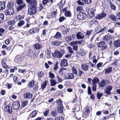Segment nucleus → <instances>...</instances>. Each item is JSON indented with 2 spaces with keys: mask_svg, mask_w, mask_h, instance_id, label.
<instances>
[{
  "mask_svg": "<svg viewBox=\"0 0 120 120\" xmlns=\"http://www.w3.org/2000/svg\"><path fill=\"white\" fill-rule=\"evenodd\" d=\"M109 17L112 21L114 22L117 21L116 16H115L114 15L111 14L109 15Z\"/></svg>",
  "mask_w": 120,
  "mask_h": 120,
  "instance_id": "7c9ffc66",
  "label": "nucleus"
},
{
  "mask_svg": "<svg viewBox=\"0 0 120 120\" xmlns=\"http://www.w3.org/2000/svg\"><path fill=\"white\" fill-rule=\"evenodd\" d=\"M15 21L14 20H11L8 22V24L9 25L15 26Z\"/></svg>",
  "mask_w": 120,
  "mask_h": 120,
  "instance_id": "e433bc0d",
  "label": "nucleus"
},
{
  "mask_svg": "<svg viewBox=\"0 0 120 120\" xmlns=\"http://www.w3.org/2000/svg\"><path fill=\"white\" fill-rule=\"evenodd\" d=\"M23 97L25 99H30L32 98L33 96L32 94L31 93L28 92L24 93Z\"/></svg>",
  "mask_w": 120,
  "mask_h": 120,
  "instance_id": "f8f14e48",
  "label": "nucleus"
},
{
  "mask_svg": "<svg viewBox=\"0 0 120 120\" xmlns=\"http://www.w3.org/2000/svg\"><path fill=\"white\" fill-rule=\"evenodd\" d=\"M97 46L98 48H101V50L102 51L106 49L108 47L107 44L104 41H101L98 42Z\"/></svg>",
  "mask_w": 120,
  "mask_h": 120,
  "instance_id": "7ed1b4c3",
  "label": "nucleus"
},
{
  "mask_svg": "<svg viewBox=\"0 0 120 120\" xmlns=\"http://www.w3.org/2000/svg\"><path fill=\"white\" fill-rule=\"evenodd\" d=\"M60 65L62 67L67 66L68 63L67 60L64 59L62 60L60 63Z\"/></svg>",
  "mask_w": 120,
  "mask_h": 120,
  "instance_id": "412c9836",
  "label": "nucleus"
},
{
  "mask_svg": "<svg viewBox=\"0 0 120 120\" xmlns=\"http://www.w3.org/2000/svg\"><path fill=\"white\" fill-rule=\"evenodd\" d=\"M106 15V14L104 11H103L100 14H98L95 18L96 19L100 20L104 18Z\"/></svg>",
  "mask_w": 120,
  "mask_h": 120,
  "instance_id": "6e6552de",
  "label": "nucleus"
},
{
  "mask_svg": "<svg viewBox=\"0 0 120 120\" xmlns=\"http://www.w3.org/2000/svg\"><path fill=\"white\" fill-rule=\"evenodd\" d=\"M34 80H33L29 82L28 86L29 87L31 88L33 86V85H34Z\"/></svg>",
  "mask_w": 120,
  "mask_h": 120,
  "instance_id": "49530a36",
  "label": "nucleus"
},
{
  "mask_svg": "<svg viewBox=\"0 0 120 120\" xmlns=\"http://www.w3.org/2000/svg\"><path fill=\"white\" fill-rule=\"evenodd\" d=\"M33 51L31 49H29L26 52V55L28 56L29 57H32V55L33 53Z\"/></svg>",
  "mask_w": 120,
  "mask_h": 120,
  "instance_id": "c756f323",
  "label": "nucleus"
},
{
  "mask_svg": "<svg viewBox=\"0 0 120 120\" xmlns=\"http://www.w3.org/2000/svg\"><path fill=\"white\" fill-rule=\"evenodd\" d=\"M52 43L53 45L56 46L60 45L61 43L60 41H52Z\"/></svg>",
  "mask_w": 120,
  "mask_h": 120,
  "instance_id": "4c0bfd02",
  "label": "nucleus"
},
{
  "mask_svg": "<svg viewBox=\"0 0 120 120\" xmlns=\"http://www.w3.org/2000/svg\"><path fill=\"white\" fill-rule=\"evenodd\" d=\"M103 63L102 62H100L98 63L96 65L97 68V69H98L103 65Z\"/></svg>",
  "mask_w": 120,
  "mask_h": 120,
  "instance_id": "bf43d9fd",
  "label": "nucleus"
},
{
  "mask_svg": "<svg viewBox=\"0 0 120 120\" xmlns=\"http://www.w3.org/2000/svg\"><path fill=\"white\" fill-rule=\"evenodd\" d=\"M100 80L99 78L97 77H94L92 80V88L93 91L96 90L97 89V83H99Z\"/></svg>",
  "mask_w": 120,
  "mask_h": 120,
  "instance_id": "20e7f679",
  "label": "nucleus"
},
{
  "mask_svg": "<svg viewBox=\"0 0 120 120\" xmlns=\"http://www.w3.org/2000/svg\"><path fill=\"white\" fill-rule=\"evenodd\" d=\"M92 91L91 88L90 86H88L87 89V93L88 94L90 95L91 94Z\"/></svg>",
  "mask_w": 120,
  "mask_h": 120,
  "instance_id": "680f3d73",
  "label": "nucleus"
},
{
  "mask_svg": "<svg viewBox=\"0 0 120 120\" xmlns=\"http://www.w3.org/2000/svg\"><path fill=\"white\" fill-rule=\"evenodd\" d=\"M83 10V7L81 6H79L76 8V11L78 12L80 11Z\"/></svg>",
  "mask_w": 120,
  "mask_h": 120,
  "instance_id": "5fc2aeb1",
  "label": "nucleus"
},
{
  "mask_svg": "<svg viewBox=\"0 0 120 120\" xmlns=\"http://www.w3.org/2000/svg\"><path fill=\"white\" fill-rule=\"evenodd\" d=\"M34 85V89L35 90V91L36 90H38V82Z\"/></svg>",
  "mask_w": 120,
  "mask_h": 120,
  "instance_id": "338daca9",
  "label": "nucleus"
},
{
  "mask_svg": "<svg viewBox=\"0 0 120 120\" xmlns=\"http://www.w3.org/2000/svg\"><path fill=\"white\" fill-rule=\"evenodd\" d=\"M39 30L37 27L32 28L29 30V32L31 34L37 33L39 31Z\"/></svg>",
  "mask_w": 120,
  "mask_h": 120,
  "instance_id": "4468645a",
  "label": "nucleus"
},
{
  "mask_svg": "<svg viewBox=\"0 0 120 120\" xmlns=\"http://www.w3.org/2000/svg\"><path fill=\"white\" fill-rule=\"evenodd\" d=\"M65 16L66 17H71L72 15L71 12L70 11H65L64 13Z\"/></svg>",
  "mask_w": 120,
  "mask_h": 120,
  "instance_id": "f704fd0d",
  "label": "nucleus"
},
{
  "mask_svg": "<svg viewBox=\"0 0 120 120\" xmlns=\"http://www.w3.org/2000/svg\"><path fill=\"white\" fill-rule=\"evenodd\" d=\"M68 52H69L71 54L74 53L73 52V51L71 47H68Z\"/></svg>",
  "mask_w": 120,
  "mask_h": 120,
  "instance_id": "69168bd1",
  "label": "nucleus"
},
{
  "mask_svg": "<svg viewBox=\"0 0 120 120\" xmlns=\"http://www.w3.org/2000/svg\"><path fill=\"white\" fill-rule=\"evenodd\" d=\"M113 44L114 46L116 48L120 47V40L117 39L114 41Z\"/></svg>",
  "mask_w": 120,
  "mask_h": 120,
  "instance_id": "f3484780",
  "label": "nucleus"
},
{
  "mask_svg": "<svg viewBox=\"0 0 120 120\" xmlns=\"http://www.w3.org/2000/svg\"><path fill=\"white\" fill-rule=\"evenodd\" d=\"M24 18V15H18L17 17V19L18 20H20L21 19Z\"/></svg>",
  "mask_w": 120,
  "mask_h": 120,
  "instance_id": "4d7b16f0",
  "label": "nucleus"
},
{
  "mask_svg": "<svg viewBox=\"0 0 120 120\" xmlns=\"http://www.w3.org/2000/svg\"><path fill=\"white\" fill-rule=\"evenodd\" d=\"M112 87L111 86H108L105 90L104 92L107 95H110L111 94L110 91L112 89Z\"/></svg>",
  "mask_w": 120,
  "mask_h": 120,
  "instance_id": "ddd939ff",
  "label": "nucleus"
},
{
  "mask_svg": "<svg viewBox=\"0 0 120 120\" xmlns=\"http://www.w3.org/2000/svg\"><path fill=\"white\" fill-rule=\"evenodd\" d=\"M112 69L111 67H108L105 70V74H109L112 71Z\"/></svg>",
  "mask_w": 120,
  "mask_h": 120,
  "instance_id": "2f4dec72",
  "label": "nucleus"
},
{
  "mask_svg": "<svg viewBox=\"0 0 120 120\" xmlns=\"http://www.w3.org/2000/svg\"><path fill=\"white\" fill-rule=\"evenodd\" d=\"M55 102L57 104H58V105H62L63 101L60 98L57 99L56 101Z\"/></svg>",
  "mask_w": 120,
  "mask_h": 120,
  "instance_id": "58836bf2",
  "label": "nucleus"
},
{
  "mask_svg": "<svg viewBox=\"0 0 120 120\" xmlns=\"http://www.w3.org/2000/svg\"><path fill=\"white\" fill-rule=\"evenodd\" d=\"M78 76L81 77V76L82 74H84V72L82 70L80 69H78Z\"/></svg>",
  "mask_w": 120,
  "mask_h": 120,
  "instance_id": "de8ad7c7",
  "label": "nucleus"
},
{
  "mask_svg": "<svg viewBox=\"0 0 120 120\" xmlns=\"http://www.w3.org/2000/svg\"><path fill=\"white\" fill-rule=\"evenodd\" d=\"M14 109L17 110L19 107V102L18 101H16L15 102L13 105Z\"/></svg>",
  "mask_w": 120,
  "mask_h": 120,
  "instance_id": "dca6fc26",
  "label": "nucleus"
},
{
  "mask_svg": "<svg viewBox=\"0 0 120 120\" xmlns=\"http://www.w3.org/2000/svg\"><path fill=\"white\" fill-rule=\"evenodd\" d=\"M74 75L72 73H69L66 75V77L68 79H71L74 78Z\"/></svg>",
  "mask_w": 120,
  "mask_h": 120,
  "instance_id": "72a5a7b5",
  "label": "nucleus"
},
{
  "mask_svg": "<svg viewBox=\"0 0 120 120\" xmlns=\"http://www.w3.org/2000/svg\"><path fill=\"white\" fill-rule=\"evenodd\" d=\"M50 85L51 86H54L56 84L57 82L54 79H51L50 80Z\"/></svg>",
  "mask_w": 120,
  "mask_h": 120,
  "instance_id": "c9c22d12",
  "label": "nucleus"
},
{
  "mask_svg": "<svg viewBox=\"0 0 120 120\" xmlns=\"http://www.w3.org/2000/svg\"><path fill=\"white\" fill-rule=\"evenodd\" d=\"M58 62L57 61L55 63V64L54 65V67L53 68V70L56 71L58 68Z\"/></svg>",
  "mask_w": 120,
  "mask_h": 120,
  "instance_id": "864d4df0",
  "label": "nucleus"
},
{
  "mask_svg": "<svg viewBox=\"0 0 120 120\" xmlns=\"http://www.w3.org/2000/svg\"><path fill=\"white\" fill-rule=\"evenodd\" d=\"M14 3L13 1L10 0L7 4V7L13 8L14 6Z\"/></svg>",
  "mask_w": 120,
  "mask_h": 120,
  "instance_id": "4be33fe9",
  "label": "nucleus"
},
{
  "mask_svg": "<svg viewBox=\"0 0 120 120\" xmlns=\"http://www.w3.org/2000/svg\"><path fill=\"white\" fill-rule=\"evenodd\" d=\"M49 110L48 109H46L45 111L44 112L43 115L45 116H46L49 113Z\"/></svg>",
  "mask_w": 120,
  "mask_h": 120,
  "instance_id": "603ef678",
  "label": "nucleus"
},
{
  "mask_svg": "<svg viewBox=\"0 0 120 120\" xmlns=\"http://www.w3.org/2000/svg\"><path fill=\"white\" fill-rule=\"evenodd\" d=\"M37 113V111L34 110L29 115V117L30 118H33L34 117Z\"/></svg>",
  "mask_w": 120,
  "mask_h": 120,
  "instance_id": "c85d7f7f",
  "label": "nucleus"
},
{
  "mask_svg": "<svg viewBox=\"0 0 120 120\" xmlns=\"http://www.w3.org/2000/svg\"><path fill=\"white\" fill-rule=\"evenodd\" d=\"M4 18V15L3 14L0 13V24L3 22Z\"/></svg>",
  "mask_w": 120,
  "mask_h": 120,
  "instance_id": "a19ab883",
  "label": "nucleus"
},
{
  "mask_svg": "<svg viewBox=\"0 0 120 120\" xmlns=\"http://www.w3.org/2000/svg\"><path fill=\"white\" fill-rule=\"evenodd\" d=\"M14 11L13 8H8L7 7L5 14L6 15H13L14 13Z\"/></svg>",
  "mask_w": 120,
  "mask_h": 120,
  "instance_id": "0eeeda50",
  "label": "nucleus"
},
{
  "mask_svg": "<svg viewBox=\"0 0 120 120\" xmlns=\"http://www.w3.org/2000/svg\"><path fill=\"white\" fill-rule=\"evenodd\" d=\"M77 18L79 20H83L86 18L87 15L82 12H80L77 14Z\"/></svg>",
  "mask_w": 120,
  "mask_h": 120,
  "instance_id": "423d86ee",
  "label": "nucleus"
},
{
  "mask_svg": "<svg viewBox=\"0 0 120 120\" xmlns=\"http://www.w3.org/2000/svg\"><path fill=\"white\" fill-rule=\"evenodd\" d=\"M109 6L111 9L115 10L116 9V6L112 3L109 4Z\"/></svg>",
  "mask_w": 120,
  "mask_h": 120,
  "instance_id": "c03bdc74",
  "label": "nucleus"
},
{
  "mask_svg": "<svg viewBox=\"0 0 120 120\" xmlns=\"http://www.w3.org/2000/svg\"><path fill=\"white\" fill-rule=\"evenodd\" d=\"M112 35L107 34L103 36L102 39L105 41L108 42V43L109 42V45H111L112 42Z\"/></svg>",
  "mask_w": 120,
  "mask_h": 120,
  "instance_id": "39448f33",
  "label": "nucleus"
},
{
  "mask_svg": "<svg viewBox=\"0 0 120 120\" xmlns=\"http://www.w3.org/2000/svg\"><path fill=\"white\" fill-rule=\"evenodd\" d=\"M85 111L84 112V114L85 116L87 115L90 112V110L89 107L88 105L86 106L85 108Z\"/></svg>",
  "mask_w": 120,
  "mask_h": 120,
  "instance_id": "a878e982",
  "label": "nucleus"
},
{
  "mask_svg": "<svg viewBox=\"0 0 120 120\" xmlns=\"http://www.w3.org/2000/svg\"><path fill=\"white\" fill-rule=\"evenodd\" d=\"M66 69V68H60L58 71V74L61 75H62L63 74V71Z\"/></svg>",
  "mask_w": 120,
  "mask_h": 120,
  "instance_id": "a18cd8bd",
  "label": "nucleus"
},
{
  "mask_svg": "<svg viewBox=\"0 0 120 120\" xmlns=\"http://www.w3.org/2000/svg\"><path fill=\"white\" fill-rule=\"evenodd\" d=\"M25 23V22L24 20H21L17 24V26L19 27H20Z\"/></svg>",
  "mask_w": 120,
  "mask_h": 120,
  "instance_id": "79ce46f5",
  "label": "nucleus"
},
{
  "mask_svg": "<svg viewBox=\"0 0 120 120\" xmlns=\"http://www.w3.org/2000/svg\"><path fill=\"white\" fill-rule=\"evenodd\" d=\"M6 2L5 1L0 2V10H3L5 7Z\"/></svg>",
  "mask_w": 120,
  "mask_h": 120,
  "instance_id": "5701e85b",
  "label": "nucleus"
},
{
  "mask_svg": "<svg viewBox=\"0 0 120 120\" xmlns=\"http://www.w3.org/2000/svg\"><path fill=\"white\" fill-rule=\"evenodd\" d=\"M52 56L54 57L57 58H61L62 57V54L60 53L59 51L57 50H55L54 53L52 54Z\"/></svg>",
  "mask_w": 120,
  "mask_h": 120,
  "instance_id": "1a4fd4ad",
  "label": "nucleus"
},
{
  "mask_svg": "<svg viewBox=\"0 0 120 120\" xmlns=\"http://www.w3.org/2000/svg\"><path fill=\"white\" fill-rule=\"evenodd\" d=\"M72 73L75 75H76L77 74V70L74 67H73L72 68Z\"/></svg>",
  "mask_w": 120,
  "mask_h": 120,
  "instance_id": "09e8293b",
  "label": "nucleus"
},
{
  "mask_svg": "<svg viewBox=\"0 0 120 120\" xmlns=\"http://www.w3.org/2000/svg\"><path fill=\"white\" fill-rule=\"evenodd\" d=\"M106 85V82L105 80L103 79L99 83L98 86L100 87H103L105 86Z\"/></svg>",
  "mask_w": 120,
  "mask_h": 120,
  "instance_id": "bb28decb",
  "label": "nucleus"
},
{
  "mask_svg": "<svg viewBox=\"0 0 120 120\" xmlns=\"http://www.w3.org/2000/svg\"><path fill=\"white\" fill-rule=\"evenodd\" d=\"M93 31V30H87L86 31V36H89L90 35L91 33H92Z\"/></svg>",
  "mask_w": 120,
  "mask_h": 120,
  "instance_id": "13d9d810",
  "label": "nucleus"
},
{
  "mask_svg": "<svg viewBox=\"0 0 120 120\" xmlns=\"http://www.w3.org/2000/svg\"><path fill=\"white\" fill-rule=\"evenodd\" d=\"M57 14V10L56 11H54L52 12L51 16L52 18H53L56 17V16Z\"/></svg>",
  "mask_w": 120,
  "mask_h": 120,
  "instance_id": "ea45409f",
  "label": "nucleus"
},
{
  "mask_svg": "<svg viewBox=\"0 0 120 120\" xmlns=\"http://www.w3.org/2000/svg\"><path fill=\"white\" fill-rule=\"evenodd\" d=\"M4 109L6 112H7L9 114H11L12 113V108L9 105L6 106L4 108Z\"/></svg>",
  "mask_w": 120,
  "mask_h": 120,
  "instance_id": "2eb2a0df",
  "label": "nucleus"
},
{
  "mask_svg": "<svg viewBox=\"0 0 120 120\" xmlns=\"http://www.w3.org/2000/svg\"><path fill=\"white\" fill-rule=\"evenodd\" d=\"M103 94L102 93H100L99 92L97 93V98L99 99H100L101 97L102 96Z\"/></svg>",
  "mask_w": 120,
  "mask_h": 120,
  "instance_id": "3c124183",
  "label": "nucleus"
},
{
  "mask_svg": "<svg viewBox=\"0 0 120 120\" xmlns=\"http://www.w3.org/2000/svg\"><path fill=\"white\" fill-rule=\"evenodd\" d=\"M5 31L4 29L0 28V36H3L1 33H3Z\"/></svg>",
  "mask_w": 120,
  "mask_h": 120,
  "instance_id": "052dcab7",
  "label": "nucleus"
},
{
  "mask_svg": "<svg viewBox=\"0 0 120 120\" xmlns=\"http://www.w3.org/2000/svg\"><path fill=\"white\" fill-rule=\"evenodd\" d=\"M77 38L78 39H83L84 37V35L83 33L81 32L77 33L76 35Z\"/></svg>",
  "mask_w": 120,
  "mask_h": 120,
  "instance_id": "aec40b11",
  "label": "nucleus"
},
{
  "mask_svg": "<svg viewBox=\"0 0 120 120\" xmlns=\"http://www.w3.org/2000/svg\"><path fill=\"white\" fill-rule=\"evenodd\" d=\"M17 69V68L16 66H15L13 68L11 69L10 70V72H14L15 70Z\"/></svg>",
  "mask_w": 120,
  "mask_h": 120,
  "instance_id": "0e129e2a",
  "label": "nucleus"
},
{
  "mask_svg": "<svg viewBox=\"0 0 120 120\" xmlns=\"http://www.w3.org/2000/svg\"><path fill=\"white\" fill-rule=\"evenodd\" d=\"M51 113L52 116L55 117H56L57 115V112L56 110H54L52 111Z\"/></svg>",
  "mask_w": 120,
  "mask_h": 120,
  "instance_id": "37998d69",
  "label": "nucleus"
},
{
  "mask_svg": "<svg viewBox=\"0 0 120 120\" xmlns=\"http://www.w3.org/2000/svg\"><path fill=\"white\" fill-rule=\"evenodd\" d=\"M70 44L73 47V49L74 50L77 51L78 50V46L77 45L76 41L71 42L70 43Z\"/></svg>",
  "mask_w": 120,
  "mask_h": 120,
  "instance_id": "9b49d317",
  "label": "nucleus"
},
{
  "mask_svg": "<svg viewBox=\"0 0 120 120\" xmlns=\"http://www.w3.org/2000/svg\"><path fill=\"white\" fill-rule=\"evenodd\" d=\"M75 38V35L74 34H72L70 36H67L64 38V40L66 42H70L73 39V40Z\"/></svg>",
  "mask_w": 120,
  "mask_h": 120,
  "instance_id": "9d476101",
  "label": "nucleus"
},
{
  "mask_svg": "<svg viewBox=\"0 0 120 120\" xmlns=\"http://www.w3.org/2000/svg\"><path fill=\"white\" fill-rule=\"evenodd\" d=\"M16 2L18 6L16 8L17 11H21L22 9L26 6V4L24 2L23 0H16Z\"/></svg>",
  "mask_w": 120,
  "mask_h": 120,
  "instance_id": "f03ea898",
  "label": "nucleus"
},
{
  "mask_svg": "<svg viewBox=\"0 0 120 120\" xmlns=\"http://www.w3.org/2000/svg\"><path fill=\"white\" fill-rule=\"evenodd\" d=\"M38 57V54H36V53H34L33 55V56L32 55V57H31V58L34 59H35Z\"/></svg>",
  "mask_w": 120,
  "mask_h": 120,
  "instance_id": "e2e57ef3",
  "label": "nucleus"
},
{
  "mask_svg": "<svg viewBox=\"0 0 120 120\" xmlns=\"http://www.w3.org/2000/svg\"><path fill=\"white\" fill-rule=\"evenodd\" d=\"M4 59H3L1 60V64L3 68L6 69H8L9 68V67L7 65L5 62L4 60Z\"/></svg>",
  "mask_w": 120,
  "mask_h": 120,
  "instance_id": "b1692460",
  "label": "nucleus"
},
{
  "mask_svg": "<svg viewBox=\"0 0 120 120\" xmlns=\"http://www.w3.org/2000/svg\"><path fill=\"white\" fill-rule=\"evenodd\" d=\"M34 48L36 49H40L42 48V46L41 44L36 43L34 44Z\"/></svg>",
  "mask_w": 120,
  "mask_h": 120,
  "instance_id": "cd10ccee",
  "label": "nucleus"
},
{
  "mask_svg": "<svg viewBox=\"0 0 120 120\" xmlns=\"http://www.w3.org/2000/svg\"><path fill=\"white\" fill-rule=\"evenodd\" d=\"M30 5L28 8V14L32 15L35 14L38 11V7L37 6V3L35 0L29 3Z\"/></svg>",
  "mask_w": 120,
  "mask_h": 120,
  "instance_id": "f257e3e1",
  "label": "nucleus"
},
{
  "mask_svg": "<svg viewBox=\"0 0 120 120\" xmlns=\"http://www.w3.org/2000/svg\"><path fill=\"white\" fill-rule=\"evenodd\" d=\"M49 77L52 79H53L55 78L54 75L50 71L49 72Z\"/></svg>",
  "mask_w": 120,
  "mask_h": 120,
  "instance_id": "6e6d98bb",
  "label": "nucleus"
},
{
  "mask_svg": "<svg viewBox=\"0 0 120 120\" xmlns=\"http://www.w3.org/2000/svg\"><path fill=\"white\" fill-rule=\"evenodd\" d=\"M57 110L58 112L62 113L64 111V106L62 105H58Z\"/></svg>",
  "mask_w": 120,
  "mask_h": 120,
  "instance_id": "6ab92c4d",
  "label": "nucleus"
},
{
  "mask_svg": "<svg viewBox=\"0 0 120 120\" xmlns=\"http://www.w3.org/2000/svg\"><path fill=\"white\" fill-rule=\"evenodd\" d=\"M61 37V35L60 33L58 31L57 32L56 34L53 38L56 39H58L60 38Z\"/></svg>",
  "mask_w": 120,
  "mask_h": 120,
  "instance_id": "473e14b6",
  "label": "nucleus"
},
{
  "mask_svg": "<svg viewBox=\"0 0 120 120\" xmlns=\"http://www.w3.org/2000/svg\"><path fill=\"white\" fill-rule=\"evenodd\" d=\"M81 67L82 69L84 71H86L89 70L88 66L85 63L82 64Z\"/></svg>",
  "mask_w": 120,
  "mask_h": 120,
  "instance_id": "a211bd4d",
  "label": "nucleus"
},
{
  "mask_svg": "<svg viewBox=\"0 0 120 120\" xmlns=\"http://www.w3.org/2000/svg\"><path fill=\"white\" fill-rule=\"evenodd\" d=\"M48 81L45 80L44 81L43 83H42L41 85V88L42 89V91L44 89H45L47 86Z\"/></svg>",
  "mask_w": 120,
  "mask_h": 120,
  "instance_id": "393cba45",
  "label": "nucleus"
},
{
  "mask_svg": "<svg viewBox=\"0 0 120 120\" xmlns=\"http://www.w3.org/2000/svg\"><path fill=\"white\" fill-rule=\"evenodd\" d=\"M116 17L117 19L120 20V11L117 13L116 14Z\"/></svg>",
  "mask_w": 120,
  "mask_h": 120,
  "instance_id": "774afa93",
  "label": "nucleus"
},
{
  "mask_svg": "<svg viewBox=\"0 0 120 120\" xmlns=\"http://www.w3.org/2000/svg\"><path fill=\"white\" fill-rule=\"evenodd\" d=\"M66 19V18L64 16L60 17L59 19V21L60 22H61Z\"/></svg>",
  "mask_w": 120,
  "mask_h": 120,
  "instance_id": "8fccbe9b",
  "label": "nucleus"
}]
</instances>
